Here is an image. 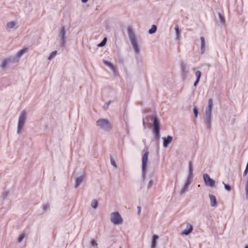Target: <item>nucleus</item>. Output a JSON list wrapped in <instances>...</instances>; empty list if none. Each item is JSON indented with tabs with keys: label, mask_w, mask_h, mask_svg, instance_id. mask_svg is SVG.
<instances>
[{
	"label": "nucleus",
	"mask_w": 248,
	"mask_h": 248,
	"mask_svg": "<svg viewBox=\"0 0 248 248\" xmlns=\"http://www.w3.org/2000/svg\"><path fill=\"white\" fill-rule=\"evenodd\" d=\"M193 176V167L191 161L188 163V174L186 179V182L184 186L181 190V193L183 194L186 193L188 190L189 185L191 183V179Z\"/></svg>",
	"instance_id": "nucleus-5"
},
{
	"label": "nucleus",
	"mask_w": 248,
	"mask_h": 248,
	"mask_svg": "<svg viewBox=\"0 0 248 248\" xmlns=\"http://www.w3.org/2000/svg\"><path fill=\"white\" fill-rule=\"evenodd\" d=\"M81 1H82V3H86L88 1V0H81Z\"/></svg>",
	"instance_id": "nucleus-42"
},
{
	"label": "nucleus",
	"mask_w": 248,
	"mask_h": 248,
	"mask_svg": "<svg viewBox=\"0 0 248 248\" xmlns=\"http://www.w3.org/2000/svg\"><path fill=\"white\" fill-rule=\"evenodd\" d=\"M248 170L245 169V171L243 172V176H246L248 173Z\"/></svg>",
	"instance_id": "nucleus-40"
},
{
	"label": "nucleus",
	"mask_w": 248,
	"mask_h": 248,
	"mask_svg": "<svg viewBox=\"0 0 248 248\" xmlns=\"http://www.w3.org/2000/svg\"><path fill=\"white\" fill-rule=\"evenodd\" d=\"M119 248H122V247H120Z\"/></svg>",
	"instance_id": "nucleus-48"
},
{
	"label": "nucleus",
	"mask_w": 248,
	"mask_h": 248,
	"mask_svg": "<svg viewBox=\"0 0 248 248\" xmlns=\"http://www.w3.org/2000/svg\"><path fill=\"white\" fill-rule=\"evenodd\" d=\"M104 108L105 109L108 108H107V105H106V104H105V105H104Z\"/></svg>",
	"instance_id": "nucleus-46"
},
{
	"label": "nucleus",
	"mask_w": 248,
	"mask_h": 248,
	"mask_svg": "<svg viewBox=\"0 0 248 248\" xmlns=\"http://www.w3.org/2000/svg\"><path fill=\"white\" fill-rule=\"evenodd\" d=\"M201 41V52L202 54H203L205 51V43L204 38L203 37H201L200 38Z\"/></svg>",
	"instance_id": "nucleus-22"
},
{
	"label": "nucleus",
	"mask_w": 248,
	"mask_h": 248,
	"mask_svg": "<svg viewBox=\"0 0 248 248\" xmlns=\"http://www.w3.org/2000/svg\"><path fill=\"white\" fill-rule=\"evenodd\" d=\"M90 245L93 247L97 248L98 244L94 239H92L91 240Z\"/></svg>",
	"instance_id": "nucleus-30"
},
{
	"label": "nucleus",
	"mask_w": 248,
	"mask_h": 248,
	"mask_svg": "<svg viewBox=\"0 0 248 248\" xmlns=\"http://www.w3.org/2000/svg\"><path fill=\"white\" fill-rule=\"evenodd\" d=\"M103 62L105 64H106L111 69V70L115 75L118 74V70L116 66H115L111 62L107 61L106 60H103Z\"/></svg>",
	"instance_id": "nucleus-12"
},
{
	"label": "nucleus",
	"mask_w": 248,
	"mask_h": 248,
	"mask_svg": "<svg viewBox=\"0 0 248 248\" xmlns=\"http://www.w3.org/2000/svg\"><path fill=\"white\" fill-rule=\"evenodd\" d=\"M158 236L155 234L153 236L151 239V248H155L156 246V241L158 239Z\"/></svg>",
	"instance_id": "nucleus-20"
},
{
	"label": "nucleus",
	"mask_w": 248,
	"mask_h": 248,
	"mask_svg": "<svg viewBox=\"0 0 248 248\" xmlns=\"http://www.w3.org/2000/svg\"><path fill=\"white\" fill-rule=\"evenodd\" d=\"M156 26L155 25H152L151 28L149 30L148 32L150 34L154 33L156 31Z\"/></svg>",
	"instance_id": "nucleus-27"
},
{
	"label": "nucleus",
	"mask_w": 248,
	"mask_h": 248,
	"mask_svg": "<svg viewBox=\"0 0 248 248\" xmlns=\"http://www.w3.org/2000/svg\"><path fill=\"white\" fill-rule=\"evenodd\" d=\"M222 183L224 186L225 189L228 192L230 191L231 189V186L229 185L226 184L224 182H223Z\"/></svg>",
	"instance_id": "nucleus-35"
},
{
	"label": "nucleus",
	"mask_w": 248,
	"mask_h": 248,
	"mask_svg": "<svg viewBox=\"0 0 248 248\" xmlns=\"http://www.w3.org/2000/svg\"><path fill=\"white\" fill-rule=\"evenodd\" d=\"M106 42L107 38H104L102 42L99 45V46L101 47L104 46L106 44Z\"/></svg>",
	"instance_id": "nucleus-36"
},
{
	"label": "nucleus",
	"mask_w": 248,
	"mask_h": 248,
	"mask_svg": "<svg viewBox=\"0 0 248 248\" xmlns=\"http://www.w3.org/2000/svg\"><path fill=\"white\" fill-rule=\"evenodd\" d=\"M57 52L56 51H52L49 55L48 58V60L50 61L52 60L57 55Z\"/></svg>",
	"instance_id": "nucleus-28"
},
{
	"label": "nucleus",
	"mask_w": 248,
	"mask_h": 248,
	"mask_svg": "<svg viewBox=\"0 0 248 248\" xmlns=\"http://www.w3.org/2000/svg\"><path fill=\"white\" fill-rule=\"evenodd\" d=\"M181 76L183 79L187 78L189 73V66L185 63H181Z\"/></svg>",
	"instance_id": "nucleus-10"
},
{
	"label": "nucleus",
	"mask_w": 248,
	"mask_h": 248,
	"mask_svg": "<svg viewBox=\"0 0 248 248\" xmlns=\"http://www.w3.org/2000/svg\"><path fill=\"white\" fill-rule=\"evenodd\" d=\"M218 17L219 18L220 23L222 25L224 24L225 22L224 17L223 16H222L220 14H218Z\"/></svg>",
	"instance_id": "nucleus-31"
},
{
	"label": "nucleus",
	"mask_w": 248,
	"mask_h": 248,
	"mask_svg": "<svg viewBox=\"0 0 248 248\" xmlns=\"http://www.w3.org/2000/svg\"><path fill=\"white\" fill-rule=\"evenodd\" d=\"M245 169L248 170V162L247 163V164L246 165V169Z\"/></svg>",
	"instance_id": "nucleus-45"
},
{
	"label": "nucleus",
	"mask_w": 248,
	"mask_h": 248,
	"mask_svg": "<svg viewBox=\"0 0 248 248\" xmlns=\"http://www.w3.org/2000/svg\"><path fill=\"white\" fill-rule=\"evenodd\" d=\"M110 220L111 222L115 225H121L123 223V219L118 212H112L110 214Z\"/></svg>",
	"instance_id": "nucleus-8"
},
{
	"label": "nucleus",
	"mask_w": 248,
	"mask_h": 248,
	"mask_svg": "<svg viewBox=\"0 0 248 248\" xmlns=\"http://www.w3.org/2000/svg\"><path fill=\"white\" fill-rule=\"evenodd\" d=\"M137 208L138 210V215H140L141 213V208L140 206H138Z\"/></svg>",
	"instance_id": "nucleus-41"
},
{
	"label": "nucleus",
	"mask_w": 248,
	"mask_h": 248,
	"mask_svg": "<svg viewBox=\"0 0 248 248\" xmlns=\"http://www.w3.org/2000/svg\"><path fill=\"white\" fill-rule=\"evenodd\" d=\"M106 105H107V108H108V106H109V105H110V101H109V102H107V103H106Z\"/></svg>",
	"instance_id": "nucleus-43"
},
{
	"label": "nucleus",
	"mask_w": 248,
	"mask_h": 248,
	"mask_svg": "<svg viewBox=\"0 0 248 248\" xmlns=\"http://www.w3.org/2000/svg\"><path fill=\"white\" fill-rule=\"evenodd\" d=\"M153 185V179L152 177L150 178L148 183L146 185L147 190H149Z\"/></svg>",
	"instance_id": "nucleus-25"
},
{
	"label": "nucleus",
	"mask_w": 248,
	"mask_h": 248,
	"mask_svg": "<svg viewBox=\"0 0 248 248\" xmlns=\"http://www.w3.org/2000/svg\"><path fill=\"white\" fill-rule=\"evenodd\" d=\"M153 121V132L155 134V138H160V122L158 119L155 116L152 117Z\"/></svg>",
	"instance_id": "nucleus-9"
},
{
	"label": "nucleus",
	"mask_w": 248,
	"mask_h": 248,
	"mask_svg": "<svg viewBox=\"0 0 248 248\" xmlns=\"http://www.w3.org/2000/svg\"><path fill=\"white\" fill-rule=\"evenodd\" d=\"M128 34L131 44L132 46L135 55H138L140 53V46L138 43L136 36L133 29L128 28L127 29Z\"/></svg>",
	"instance_id": "nucleus-1"
},
{
	"label": "nucleus",
	"mask_w": 248,
	"mask_h": 248,
	"mask_svg": "<svg viewBox=\"0 0 248 248\" xmlns=\"http://www.w3.org/2000/svg\"><path fill=\"white\" fill-rule=\"evenodd\" d=\"M203 180L205 185L209 187H213L215 184V181L211 178L208 174H204L203 176Z\"/></svg>",
	"instance_id": "nucleus-11"
},
{
	"label": "nucleus",
	"mask_w": 248,
	"mask_h": 248,
	"mask_svg": "<svg viewBox=\"0 0 248 248\" xmlns=\"http://www.w3.org/2000/svg\"><path fill=\"white\" fill-rule=\"evenodd\" d=\"M200 80H198V79H196L195 81L194 82V86L196 87L197 84H198V83L199 82Z\"/></svg>",
	"instance_id": "nucleus-39"
},
{
	"label": "nucleus",
	"mask_w": 248,
	"mask_h": 248,
	"mask_svg": "<svg viewBox=\"0 0 248 248\" xmlns=\"http://www.w3.org/2000/svg\"><path fill=\"white\" fill-rule=\"evenodd\" d=\"M193 111L194 113L195 118H197L198 117V113H199L198 108L197 107H195L193 109Z\"/></svg>",
	"instance_id": "nucleus-32"
},
{
	"label": "nucleus",
	"mask_w": 248,
	"mask_h": 248,
	"mask_svg": "<svg viewBox=\"0 0 248 248\" xmlns=\"http://www.w3.org/2000/svg\"><path fill=\"white\" fill-rule=\"evenodd\" d=\"M24 237H25V235L24 233L20 234L18 238V239H17L18 242H19V243L21 242L22 241V240H23V239L24 238Z\"/></svg>",
	"instance_id": "nucleus-33"
},
{
	"label": "nucleus",
	"mask_w": 248,
	"mask_h": 248,
	"mask_svg": "<svg viewBox=\"0 0 248 248\" xmlns=\"http://www.w3.org/2000/svg\"><path fill=\"white\" fill-rule=\"evenodd\" d=\"M18 28V22L16 21H10L6 24V29L8 30H16Z\"/></svg>",
	"instance_id": "nucleus-14"
},
{
	"label": "nucleus",
	"mask_w": 248,
	"mask_h": 248,
	"mask_svg": "<svg viewBox=\"0 0 248 248\" xmlns=\"http://www.w3.org/2000/svg\"><path fill=\"white\" fill-rule=\"evenodd\" d=\"M196 68L194 67L193 68V70L195 71V75L196 77V79L200 80L201 75H202V73L200 70L196 71Z\"/></svg>",
	"instance_id": "nucleus-24"
},
{
	"label": "nucleus",
	"mask_w": 248,
	"mask_h": 248,
	"mask_svg": "<svg viewBox=\"0 0 248 248\" xmlns=\"http://www.w3.org/2000/svg\"><path fill=\"white\" fill-rule=\"evenodd\" d=\"M162 140H163L164 147L167 148L172 141V138L170 136H168L167 138H163Z\"/></svg>",
	"instance_id": "nucleus-17"
},
{
	"label": "nucleus",
	"mask_w": 248,
	"mask_h": 248,
	"mask_svg": "<svg viewBox=\"0 0 248 248\" xmlns=\"http://www.w3.org/2000/svg\"><path fill=\"white\" fill-rule=\"evenodd\" d=\"M143 124L144 126V128L145 129V122L144 119L143 120Z\"/></svg>",
	"instance_id": "nucleus-44"
},
{
	"label": "nucleus",
	"mask_w": 248,
	"mask_h": 248,
	"mask_svg": "<svg viewBox=\"0 0 248 248\" xmlns=\"http://www.w3.org/2000/svg\"><path fill=\"white\" fill-rule=\"evenodd\" d=\"M42 208L44 211H46L49 208V205L47 204H43Z\"/></svg>",
	"instance_id": "nucleus-37"
},
{
	"label": "nucleus",
	"mask_w": 248,
	"mask_h": 248,
	"mask_svg": "<svg viewBox=\"0 0 248 248\" xmlns=\"http://www.w3.org/2000/svg\"><path fill=\"white\" fill-rule=\"evenodd\" d=\"M84 178V176H81L77 178V179L76 180L75 186V187L76 188H77L79 186V185L83 181Z\"/></svg>",
	"instance_id": "nucleus-21"
},
{
	"label": "nucleus",
	"mask_w": 248,
	"mask_h": 248,
	"mask_svg": "<svg viewBox=\"0 0 248 248\" xmlns=\"http://www.w3.org/2000/svg\"><path fill=\"white\" fill-rule=\"evenodd\" d=\"M245 248H248V246H246Z\"/></svg>",
	"instance_id": "nucleus-47"
},
{
	"label": "nucleus",
	"mask_w": 248,
	"mask_h": 248,
	"mask_svg": "<svg viewBox=\"0 0 248 248\" xmlns=\"http://www.w3.org/2000/svg\"><path fill=\"white\" fill-rule=\"evenodd\" d=\"M103 62L105 64H106L111 69V70L115 75L118 74V70L116 66H115L111 62L107 61L106 60H103Z\"/></svg>",
	"instance_id": "nucleus-13"
},
{
	"label": "nucleus",
	"mask_w": 248,
	"mask_h": 248,
	"mask_svg": "<svg viewBox=\"0 0 248 248\" xmlns=\"http://www.w3.org/2000/svg\"><path fill=\"white\" fill-rule=\"evenodd\" d=\"M193 231V226L189 223H186V229L183 231L181 234L186 235H189Z\"/></svg>",
	"instance_id": "nucleus-16"
},
{
	"label": "nucleus",
	"mask_w": 248,
	"mask_h": 248,
	"mask_svg": "<svg viewBox=\"0 0 248 248\" xmlns=\"http://www.w3.org/2000/svg\"><path fill=\"white\" fill-rule=\"evenodd\" d=\"M11 62H15L12 58L4 59L1 62L0 67L3 69H5L8 67L10 63Z\"/></svg>",
	"instance_id": "nucleus-15"
},
{
	"label": "nucleus",
	"mask_w": 248,
	"mask_h": 248,
	"mask_svg": "<svg viewBox=\"0 0 248 248\" xmlns=\"http://www.w3.org/2000/svg\"><path fill=\"white\" fill-rule=\"evenodd\" d=\"M28 112L26 110H22L18 117L17 127V133L21 134L27 119Z\"/></svg>",
	"instance_id": "nucleus-3"
},
{
	"label": "nucleus",
	"mask_w": 248,
	"mask_h": 248,
	"mask_svg": "<svg viewBox=\"0 0 248 248\" xmlns=\"http://www.w3.org/2000/svg\"><path fill=\"white\" fill-rule=\"evenodd\" d=\"M213 107V100L209 99L208 101V106L205 110L204 122L206 127L210 128L211 125L212 119V109Z\"/></svg>",
	"instance_id": "nucleus-4"
},
{
	"label": "nucleus",
	"mask_w": 248,
	"mask_h": 248,
	"mask_svg": "<svg viewBox=\"0 0 248 248\" xmlns=\"http://www.w3.org/2000/svg\"><path fill=\"white\" fill-rule=\"evenodd\" d=\"M174 30L176 34V39L179 40L181 37V31L179 29V26L178 25H175Z\"/></svg>",
	"instance_id": "nucleus-23"
},
{
	"label": "nucleus",
	"mask_w": 248,
	"mask_h": 248,
	"mask_svg": "<svg viewBox=\"0 0 248 248\" xmlns=\"http://www.w3.org/2000/svg\"><path fill=\"white\" fill-rule=\"evenodd\" d=\"M25 53V51L23 49H21L16 54L15 57L12 58V59L14 60L15 62H18L20 57H22Z\"/></svg>",
	"instance_id": "nucleus-18"
},
{
	"label": "nucleus",
	"mask_w": 248,
	"mask_h": 248,
	"mask_svg": "<svg viewBox=\"0 0 248 248\" xmlns=\"http://www.w3.org/2000/svg\"><path fill=\"white\" fill-rule=\"evenodd\" d=\"M66 33L67 31L65 28L63 26H61L59 29L57 37V40L61 46L64 47L66 44Z\"/></svg>",
	"instance_id": "nucleus-7"
},
{
	"label": "nucleus",
	"mask_w": 248,
	"mask_h": 248,
	"mask_svg": "<svg viewBox=\"0 0 248 248\" xmlns=\"http://www.w3.org/2000/svg\"><path fill=\"white\" fill-rule=\"evenodd\" d=\"M110 163L115 168H117L116 163L112 157H110Z\"/></svg>",
	"instance_id": "nucleus-34"
},
{
	"label": "nucleus",
	"mask_w": 248,
	"mask_h": 248,
	"mask_svg": "<svg viewBox=\"0 0 248 248\" xmlns=\"http://www.w3.org/2000/svg\"><path fill=\"white\" fill-rule=\"evenodd\" d=\"M97 126L105 131H109L112 129L110 122L108 119L100 118L96 122Z\"/></svg>",
	"instance_id": "nucleus-6"
},
{
	"label": "nucleus",
	"mask_w": 248,
	"mask_h": 248,
	"mask_svg": "<svg viewBox=\"0 0 248 248\" xmlns=\"http://www.w3.org/2000/svg\"><path fill=\"white\" fill-rule=\"evenodd\" d=\"M210 200V205L211 207H216L217 206V199L214 195L209 194V195Z\"/></svg>",
	"instance_id": "nucleus-19"
},
{
	"label": "nucleus",
	"mask_w": 248,
	"mask_h": 248,
	"mask_svg": "<svg viewBox=\"0 0 248 248\" xmlns=\"http://www.w3.org/2000/svg\"><path fill=\"white\" fill-rule=\"evenodd\" d=\"M143 152H144L143 154L142 157V183L141 184V188H143V186L145 184V182L147 181V179L145 177L146 175V166L148 162V154L149 152L148 151V148H146V149H144Z\"/></svg>",
	"instance_id": "nucleus-2"
},
{
	"label": "nucleus",
	"mask_w": 248,
	"mask_h": 248,
	"mask_svg": "<svg viewBox=\"0 0 248 248\" xmlns=\"http://www.w3.org/2000/svg\"><path fill=\"white\" fill-rule=\"evenodd\" d=\"M98 206V201L95 199L93 200L91 203V207L94 209H96L97 208Z\"/></svg>",
	"instance_id": "nucleus-26"
},
{
	"label": "nucleus",
	"mask_w": 248,
	"mask_h": 248,
	"mask_svg": "<svg viewBox=\"0 0 248 248\" xmlns=\"http://www.w3.org/2000/svg\"><path fill=\"white\" fill-rule=\"evenodd\" d=\"M245 191L246 198L248 200V177L247 178V181L245 184Z\"/></svg>",
	"instance_id": "nucleus-29"
},
{
	"label": "nucleus",
	"mask_w": 248,
	"mask_h": 248,
	"mask_svg": "<svg viewBox=\"0 0 248 248\" xmlns=\"http://www.w3.org/2000/svg\"><path fill=\"white\" fill-rule=\"evenodd\" d=\"M201 66H205L207 68H209L211 66V64L209 63H204L203 64H202Z\"/></svg>",
	"instance_id": "nucleus-38"
}]
</instances>
